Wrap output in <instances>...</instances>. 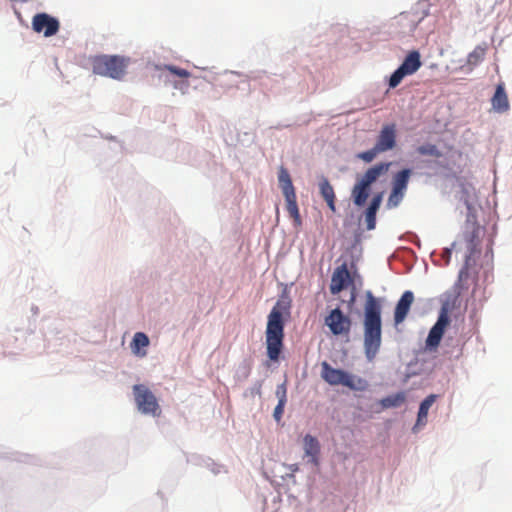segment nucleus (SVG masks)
<instances>
[{
  "label": "nucleus",
  "mask_w": 512,
  "mask_h": 512,
  "mask_svg": "<svg viewBox=\"0 0 512 512\" xmlns=\"http://www.w3.org/2000/svg\"><path fill=\"white\" fill-rule=\"evenodd\" d=\"M364 304V349L369 360L375 358L382 342L381 302L371 291L365 294Z\"/></svg>",
  "instance_id": "nucleus-1"
},
{
  "label": "nucleus",
  "mask_w": 512,
  "mask_h": 512,
  "mask_svg": "<svg viewBox=\"0 0 512 512\" xmlns=\"http://www.w3.org/2000/svg\"><path fill=\"white\" fill-rule=\"evenodd\" d=\"M284 323L282 313L274 307L268 315L266 329L267 355L270 360L277 361L283 347Z\"/></svg>",
  "instance_id": "nucleus-2"
},
{
  "label": "nucleus",
  "mask_w": 512,
  "mask_h": 512,
  "mask_svg": "<svg viewBox=\"0 0 512 512\" xmlns=\"http://www.w3.org/2000/svg\"><path fill=\"white\" fill-rule=\"evenodd\" d=\"M391 164V162H380L365 171L362 178L355 183L351 191V196L356 206L361 207L366 203L370 195L371 185L389 171Z\"/></svg>",
  "instance_id": "nucleus-3"
},
{
  "label": "nucleus",
  "mask_w": 512,
  "mask_h": 512,
  "mask_svg": "<svg viewBox=\"0 0 512 512\" xmlns=\"http://www.w3.org/2000/svg\"><path fill=\"white\" fill-rule=\"evenodd\" d=\"M321 377L330 385H343L355 391H364L368 387L366 380L344 370L333 368L326 361L321 363Z\"/></svg>",
  "instance_id": "nucleus-4"
},
{
  "label": "nucleus",
  "mask_w": 512,
  "mask_h": 512,
  "mask_svg": "<svg viewBox=\"0 0 512 512\" xmlns=\"http://www.w3.org/2000/svg\"><path fill=\"white\" fill-rule=\"evenodd\" d=\"M128 65V59L118 55H100L92 59V68L95 74L121 79Z\"/></svg>",
  "instance_id": "nucleus-5"
},
{
  "label": "nucleus",
  "mask_w": 512,
  "mask_h": 512,
  "mask_svg": "<svg viewBox=\"0 0 512 512\" xmlns=\"http://www.w3.org/2000/svg\"><path fill=\"white\" fill-rule=\"evenodd\" d=\"M278 181L286 201V210L290 217L294 220L295 225L300 226L302 221L297 205L295 188L293 186L288 170L283 166L279 168Z\"/></svg>",
  "instance_id": "nucleus-6"
},
{
  "label": "nucleus",
  "mask_w": 512,
  "mask_h": 512,
  "mask_svg": "<svg viewBox=\"0 0 512 512\" xmlns=\"http://www.w3.org/2000/svg\"><path fill=\"white\" fill-rule=\"evenodd\" d=\"M135 402L138 410L143 414L159 416L161 413L157 398L144 385L136 384L133 386Z\"/></svg>",
  "instance_id": "nucleus-7"
},
{
  "label": "nucleus",
  "mask_w": 512,
  "mask_h": 512,
  "mask_svg": "<svg viewBox=\"0 0 512 512\" xmlns=\"http://www.w3.org/2000/svg\"><path fill=\"white\" fill-rule=\"evenodd\" d=\"M420 53L413 50L408 53L402 64L393 72L389 79V87H397L403 78L414 74L421 67Z\"/></svg>",
  "instance_id": "nucleus-8"
},
{
  "label": "nucleus",
  "mask_w": 512,
  "mask_h": 512,
  "mask_svg": "<svg viewBox=\"0 0 512 512\" xmlns=\"http://www.w3.org/2000/svg\"><path fill=\"white\" fill-rule=\"evenodd\" d=\"M324 323L335 336H348L350 334L352 320L339 307L332 309L326 315Z\"/></svg>",
  "instance_id": "nucleus-9"
},
{
  "label": "nucleus",
  "mask_w": 512,
  "mask_h": 512,
  "mask_svg": "<svg viewBox=\"0 0 512 512\" xmlns=\"http://www.w3.org/2000/svg\"><path fill=\"white\" fill-rule=\"evenodd\" d=\"M32 27L35 32H42L44 36L50 37L58 32L59 21L46 13H39L33 17Z\"/></svg>",
  "instance_id": "nucleus-10"
},
{
  "label": "nucleus",
  "mask_w": 512,
  "mask_h": 512,
  "mask_svg": "<svg viewBox=\"0 0 512 512\" xmlns=\"http://www.w3.org/2000/svg\"><path fill=\"white\" fill-rule=\"evenodd\" d=\"M449 322L450 320L447 311L445 309H442L437 319V322L431 328L426 339V345L428 347H437L440 344V341Z\"/></svg>",
  "instance_id": "nucleus-11"
},
{
  "label": "nucleus",
  "mask_w": 512,
  "mask_h": 512,
  "mask_svg": "<svg viewBox=\"0 0 512 512\" xmlns=\"http://www.w3.org/2000/svg\"><path fill=\"white\" fill-rule=\"evenodd\" d=\"M397 131L395 124H386L382 127L377 137L375 146L382 153L396 147Z\"/></svg>",
  "instance_id": "nucleus-12"
},
{
  "label": "nucleus",
  "mask_w": 512,
  "mask_h": 512,
  "mask_svg": "<svg viewBox=\"0 0 512 512\" xmlns=\"http://www.w3.org/2000/svg\"><path fill=\"white\" fill-rule=\"evenodd\" d=\"M350 282V273L348 271L347 265L344 263L338 266L332 274L330 292L333 295H336L345 289Z\"/></svg>",
  "instance_id": "nucleus-13"
},
{
  "label": "nucleus",
  "mask_w": 512,
  "mask_h": 512,
  "mask_svg": "<svg viewBox=\"0 0 512 512\" xmlns=\"http://www.w3.org/2000/svg\"><path fill=\"white\" fill-rule=\"evenodd\" d=\"M414 302V294L412 291H405L398 300L394 311V324H401L407 317L411 306Z\"/></svg>",
  "instance_id": "nucleus-14"
},
{
  "label": "nucleus",
  "mask_w": 512,
  "mask_h": 512,
  "mask_svg": "<svg viewBox=\"0 0 512 512\" xmlns=\"http://www.w3.org/2000/svg\"><path fill=\"white\" fill-rule=\"evenodd\" d=\"M476 237V230L473 231L472 235L470 236L469 242V248H470V255L466 257L465 264L462 267V269L459 272L457 285L460 289H468L470 286L469 279H470V273H469V262L471 259V255L474 252V249L476 247V244L474 243V238Z\"/></svg>",
  "instance_id": "nucleus-15"
},
{
  "label": "nucleus",
  "mask_w": 512,
  "mask_h": 512,
  "mask_svg": "<svg viewBox=\"0 0 512 512\" xmlns=\"http://www.w3.org/2000/svg\"><path fill=\"white\" fill-rule=\"evenodd\" d=\"M491 104L493 109L498 113H505L509 110L510 104L503 83L496 86L495 93L491 98Z\"/></svg>",
  "instance_id": "nucleus-16"
},
{
  "label": "nucleus",
  "mask_w": 512,
  "mask_h": 512,
  "mask_svg": "<svg viewBox=\"0 0 512 512\" xmlns=\"http://www.w3.org/2000/svg\"><path fill=\"white\" fill-rule=\"evenodd\" d=\"M150 340L143 332H136L130 343L132 353L137 357H145L147 355L146 348L149 346Z\"/></svg>",
  "instance_id": "nucleus-17"
},
{
  "label": "nucleus",
  "mask_w": 512,
  "mask_h": 512,
  "mask_svg": "<svg viewBox=\"0 0 512 512\" xmlns=\"http://www.w3.org/2000/svg\"><path fill=\"white\" fill-rule=\"evenodd\" d=\"M382 202V194H376L372 198L368 208L365 211V221L368 230H373L376 226V214Z\"/></svg>",
  "instance_id": "nucleus-18"
},
{
  "label": "nucleus",
  "mask_w": 512,
  "mask_h": 512,
  "mask_svg": "<svg viewBox=\"0 0 512 512\" xmlns=\"http://www.w3.org/2000/svg\"><path fill=\"white\" fill-rule=\"evenodd\" d=\"M303 442H304L305 455L310 457V461L313 464L318 465V455L320 453V445H319L317 438H315L314 436H312L310 434H307L304 437Z\"/></svg>",
  "instance_id": "nucleus-19"
},
{
  "label": "nucleus",
  "mask_w": 512,
  "mask_h": 512,
  "mask_svg": "<svg viewBox=\"0 0 512 512\" xmlns=\"http://www.w3.org/2000/svg\"><path fill=\"white\" fill-rule=\"evenodd\" d=\"M275 394L278 398V404L274 409L273 417L277 422H279L282 419L287 402V386L285 382L277 386Z\"/></svg>",
  "instance_id": "nucleus-20"
},
{
  "label": "nucleus",
  "mask_w": 512,
  "mask_h": 512,
  "mask_svg": "<svg viewBox=\"0 0 512 512\" xmlns=\"http://www.w3.org/2000/svg\"><path fill=\"white\" fill-rule=\"evenodd\" d=\"M320 194L324 198V200L327 202L328 207L331 209L332 212H335V193L332 185L329 183V181L324 178L320 184Z\"/></svg>",
  "instance_id": "nucleus-21"
},
{
  "label": "nucleus",
  "mask_w": 512,
  "mask_h": 512,
  "mask_svg": "<svg viewBox=\"0 0 512 512\" xmlns=\"http://www.w3.org/2000/svg\"><path fill=\"white\" fill-rule=\"evenodd\" d=\"M436 398H437V396L435 394H430L421 402L419 411H418L416 425H425L427 423V416H428L429 409L435 402Z\"/></svg>",
  "instance_id": "nucleus-22"
},
{
  "label": "nucleus",
  "mask_w": 512,
  "mask_h": 512,
  "mask_svg": "<svg viewBox=\"0 0 512 512\" xmlns=\"http://www.w3.org/2000/svg\"><path fill=\"white\" fill-rule=\"evenodd\" d=\"M411 173V170L407 168L397 172L392 179V188L406 191Z\"/></svg>",
  "instance_id": "nucleus-23"
},
{
  "label": "nucleus",
  "mask_w": 512,
  "mask_h": 512,
  "mask_svg": "<svg viewBox=\"0 0 512 512\" xmlns=\"http://www.w3.org/2000/svg\"><path fill=\"white\" fill-rule=\"evenodd\" d=\"M160 70L168 71L172 75H175L177 77L186 79L185 82H180V83L176 82V83H174V87L176 89L182 88V85H184L186 88L189 86V83L187 81V79L190 77V72L189 71H187V70H185L183 68H179V67L174 66V65H164L163 67L160 68Z\"/></svg>",
  "instance_id": "nucleus-24"
},
{
  "label": "nucleus",
  "mask_w": 512,
  "mask_h": 512,
  "mask_svg": "<svg viewBox=\"0 0 512 512\" xmlns=\"http://www.w3.org/2000/svg\"><path fill=\"white\" fill-rule=\"evenodd\" d=\"M406 401L405 392H398L381 399L380 404L384 409L399 407Z\"/></svg>",
  "instance_id": "nucleus-25"
},
{
  "label": "nucleus",
  "mask_w": 512,
  "mask_h": 512,
  "mask_svg": "<svg viewBox=\"0 0 512 512\" xmlns=\"http://www.w3.org/2000/svg\"><path fill=\"white\" fill-rule=\"evenodd\" d=\"M486 54V47L478 45L474 48L472 52L468 54L467 63L470 66H477L480 62L484 60Z\"/></svg>",
  "instance_id": "nucleus-26"
},
{
  "label": "nucleus",
  "mask_w": 512,
  "mask_h": 512,
  "mask_svg": "<svg viewBox=\"0 0 512 512\" xmlns=\"http://www.w3.org/2000/svg\"><path fill=\"white\" fill-rule=\"evenodd\" d=\"M417 152L422 156H432L435 158H440L442 156L441 151L437 148L436 145L426 143L417 148Z\"/></svg>",
  "instance_id": "nucleus-27"
},
{
  "label": "nucleus",
  "mask_w": 512,
  "mask_h": 512,
  "mask_svg": "<svg viewBox=\"0 0 512 512\" xmlns=\"http://www.w3.org/2000/svg\"><path fill=\"white\" fill-rule=\"evenodd\" d=\"M405 193H406V191L392 188L390 195L388 197V200H387V207L388 208L397 207L403 200Z\"/></svg>",
  "instance_id": "nucleus-28"
},
{
  "label": "nucleus",
  "mask_w": 512,
  "mask_h": 512,
  "mask_svg": "<svg viewBox=\"0 0 512 512\" xmlns=\"http://www.w3.org/2000/svg\"><path fill=\"white\" fill-rule=\"evenodd\" d=\"M380 153L382 152L379 149H377V147L374 145L373 148L359 153L357 157L366 163H371Z\"/></svg>",
  "instance_id": "nucleus-29"
},
{
  "label": "nucleus",
  "mask_w": 512,
  "mask_h": 512,
  "mask_svg": "<svg viewBox=\"0 0 512 512\" xmlns=\"http://www.w3.org/2000/svg\"><path fill=\"white\" fill-rule=\"evenodd\" d=\"M298 470V467L297 465H295V467H293V471H297Z\"/></svg>",
  "instance_id": "nucleus-30"
}]
</instances>
